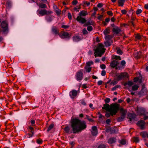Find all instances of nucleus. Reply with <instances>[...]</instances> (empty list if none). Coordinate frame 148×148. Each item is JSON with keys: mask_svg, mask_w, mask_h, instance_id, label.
<instances>
[{"mask_svg": "<svg viewBox=\"0 0 148 148\" xmlns=\"http://www.w3.org/2000/svg\"><path fill=\"white\" fill-rule=\"evenodd\" d=\"M50 95L49 93L46 92L45 94L42 95L41 97V103L45 104L46 101H48L49 98H50Z\"/></svg>", "mask_w": 148, "mask_h": 148, "instance_id": "obj_8", "label": "nucleus"}, {"mask_svg": "<svg viewBox=\"0 0 148 148\" xmlns=\"http://www.w3.org/2000/svg\"><path fill=\"white\" fill-rule=\"evenodd\" d=\"M70 123L72 130H71V128L69 126H66L64 128V130L66 133H78L85 130L87 127L85 121H82L77 118L71 119Z\"/></svg>", "mask_w": 148, "mask_h": 148, "instance_id": "obj_1", "label": "nucleus"}, {"mask_svg": "<svg viewBox=\"0 0 148 148\" xmlns=\"http://www.w3.org/2000/svg\"><path fill=\"white\" fill-rule=\"evenodd\" d=\"M121 29L118 27H116L115 28H113L112 29L113 33L116 35H118L121 32Z\"/></svg>", "mask_w": 148, "mask_h": 148, "instance_id": "obj_15", "label": "nucleus"}, {"mask_svg": "<svg viewBox=\"0 0 148 148\" xmlns=\"http://www.w3.org/2000/svg\"><path fill=\"white\" fill-rule=\"evenodd\" d=\"M47 10L45 9L38 10L37 11V14L40 16H43L47 14Z\"/></svg>", "mask_w": 148, "mask_h": 148, "instance_id": "obj_11", "label": "nucleus"}, {"mask_svg": "<svg viewBox=\"0 0 148 148\" xmlns=\"http://www.w3.org/2000/svg\"><path fill=\"white\" fill-rule=\"evenodd\" d=\"M84 69H85L86 72L89 73L91 71L92 69V67L87 66H85Z\"/></svg>", "mask_w": 148, "mask_h": 148, "instance_id": "obj_34", "label": "nucleus"}, {"mask_svg": "<svg viewBox=\"0 0 148 148\" xmlns=\"http://www.w3.org/2000/svg\"><path fill=\"white\" fill-rule=\"evenodd\" d=\"M104 47V46L102 43H99L96 49H94L95 53L97 54L98 56L101 57L102 54L105 52L106 49Z\"/></svg>", "mask_w": 148, "mask_h": 148, "instance_id": "obj_2", "label": "nucleus"}, {"mask_svg": "<svg viewBox=\"0 0 148 148\" xmlns=\"http://www.w3.org/2000/svg\"><path fill=\"white\" fill-rule=\"evenodd\" d=\"M82 32L84 34H86L88 33V32L85 29H84L83 30Z\"/></svg>", "mask_w": 148, "mask_h": 148, "instance_id": "obj_62", "label": "nucleus"}, {"mask_svg": "<svg viewBox=\"0 0 148 148\" xmlns=\"http://www.w3.org/2000/svg\"><path fill=\"white\" fill-rule=\"evenodd\" d=\"M84 24V26L86 27L87 26H89L90 25H93V22H92L87 21Z\"/></svg>", "mask_w": 148, "mask_h": 148, "instance_id": "obj_36", "label": "nucleus"}, {"mask_svg": "<svg viewBox=\"0 0 148 148\" xmlns=\"http://www.w3.org/2000/svg\"><path fill=\"white\" fill-rule=\"evenodd\" d=\"M120 112L121 114V116L119 117L117 120L118 122H121L125 118V116L127 112V110H124L123 108H121L119 109Z\"/></svg>", "mask_w": 148, "mask_h": 148, "instance_id": "obj_5", "label": "nucleus"}, {"mask_svg": "<svg viewBox=\"0 0 148 148\" xmlns=\"http://www.w3.org/2000/svg\"><path fill=\"white\" fill-rule=\"evenodd\" d=\"M111 128L110 127H108L106 128V131L107 132H110V133H111Z\"/></svg>", "mask_w": 148, "mask_h": 148, "instance_id": "obj_53", "label": "nucleus"}, {"mask_svg": "<svg viewBox=\"0 0 148 148\" xmlns=\"http://www.w3.org/2000/svg\"><path fill=\"white\" fill-rule=\"evenodd\" d=\"M139 86L137 85H134L132 87V90L135 91L138 89Z\"/></svg>", "mask_w": 148, "mask_h": 148, "instance_id": "obj_40", "label": "nucleus"}, {"mask_svg": "<svg viewBox=\"0 0 148 148\" xmlns=\"http://www.w3.org/2000/svg\"><path fill=\"white\" fill-rule=\"evenodd\" d=\"M100 68L102 69H106V65L103 64H102L100 65Z\"/></svg>", "mask_w": 148, "mask_h": 148, "instance_id": "obj_55", "label": "nucleus"}, {"mask_svg": "<svg viewBox=\"0 0 148 148\" xmlns=\"http://www.w3.org/2000/svg\"><path fill=\"white\" fill-rule=\"evenodd\" d=\"M114 35H106L105 38L106 40H110L111 38L114 37Z\"/></svg>", "mask_w": 148, "mask_h": 148, "instance_id": "obj_30", "label": "nucleus"}, {"mask_svg": "<svg viewBox=\"0 0 148 148\" xmlns=\"http://www.w3.org/2000/svg\"><path fill=\"white\" fill-rule=\"evenodd\" d=\"M73 40L75 42H78L81 40V37L78 36H75L73 38Z\"/></svg>", "mask_w": 148, "mask_h": 148, "instance_id": "obj_22", "label": "nucleus"}, {"mask_svg": "<svg viewBox=\"0 0 148 148\" xmlns=\"http://www.w3.org/2000/svg\"><path fill=\"white\" fill-rule=\"evenodd\" d=\"M82 72L83 70H81L76 73L75 75L76 79L79 82L82 79L83 77V74Z\"/></svg>", "mask_w": 148, "mask_h": 148, "instance_id": "obj_9", "label": "nucleus"}, {"mask_svg": "<svg viewBox=\"0 0 148 148\" xmlns=\"http://www.w3.org/2000/svg\"><path fill=\"white\" fill-rule=\"evenodd\" d=\"M52 31L55 35L59 34L58 30L55 27H53L52 29Z\"/></svg>", "mask_w": 148, "mask_h": 148, "instance_id": "obj_24", "label": "nucleus"}, {"mask_svg": "<svg viewBox=\"0 0 148 148\" xmlns=\"http://www.w3.org/2000/svg\"><path fill=\"white\" fill-rule=\"evenodd\" d=\"M128 117L127 118L129 119L130 121L134 119L136 117V116L135 114L132 113H129L128 114Z\"/></svg>", "mask_w": 148, "mask_h": 148, "instance_id": "obj_18", "label": "nucleus"}, {"mask_svg": "<svg viewBox=\"0 0 148 148\" xmlns=\"http://www.w3.org/2000/svg\"><path fill=\"white\" fill-rule=\"evenodd\" d=\"M111 122V120L110 119H108L106 121V123L108 125H110V123Z\"/></svg>", "mask_w": 148, "mask_h": 148, "instance_id": "obj_64", "label": "nucleus"}, {"mask_svg": "<svg viewBox=\"0 0 148 148\" xmlns=\"http://www.w3.org/2000/svg\"><path fill=\"white\" fill-rule=\"evenodd\" d=\"M116 139L115 137L110 138L108 140V143L109 144H112L116 142Z\"/></svg>", "mask_w": 148, "mask_h": 148, "instance_id": "obj_21", "label": "nucleus"}, {"mask_svg": "<svg viewBox=\"0 0 148 148\" xmlns=\"http://www.w3.org/2000/svg\"><path fill=\"white\" fill-rule=\"evenodd\" d=\"M118 81L117 79V80L114 79L111 82V84H112L113 85H115L118 83Z\"/></svg>", "mask_w": 148, "mask_h": 148, "instance_id": "obj_43", "label": "nucleus"}, {"mask_svg": "<svg viewBox=\"0 0 148 148\" xmlns=\"http://www.w3.org/2000/svg\"><path fill=\"white\" fill-rule=\"evenodd\" d=\"M138 111L140 113L142 114H143V113L145 112L144 109L143 108H137Z\"/></svg>", "mask_w": 148, "mask_h": 148, "instance_id": "obj_32", "label": "nucleus"}, {"mask_svg": "<svg viewBox=\"0 0 148 148\" xmlns=\"http://www.w3.org/2000/svg\"><path fill=\"white\" fill-rule=\"evenodd\" d=\"M135 38L137 40H140L141 39V36L139 34L135 35Z\"/></svg>", "mask_w": 148, "mask_h": 148, "instance_id": "obj_37", "label": "nucleus"}, {"mask_svg": "<svg viewBox=\"0 0 148 148\" xmlns=\"http://www.w3.org/2000/svg\"><path fill=\"white\" fill-rule=\"evenodd\" d=\"M112 58L114 59H115L116 60H121V57L120 56H113V57Z\"/></svg>", "mask_w": 148, "mask_h": 148, "instance_id": "obj_39", "label": "nucleus"}, {"mask_svg": "<svg viewBox=\"0 0 148 148\" xmlns=\"http://www.w3.org/2000/svg\"><path fill=\"white\" fill-rule=\"evenodd\" d=\"M29 131L32 133L31 134L28 133V135L29 136V137H32V136H33L34 133V130H31L30 131Z\"/></svg>", "mask_w": 148, "mask_h": 148, "instance_id": "obj_44", "label": "nucleus"}, {"mask_svg": "<svg viewBox=\"0 0 148 148\" xmlns=\"http://www.w3.org/2000/svg\"><path fill=\"white\" fill-rule=\"evenodd\" d=\"M142 12V10L140 9H138L136 12V14H140Z\"/></svg>", "mask_w": 148, "mask_h": 148, "instance_id": "obj_50", "label": "nucleus"}, {"mask_svg": "<svg viewBox=\"0 0 148 148\" xmlns=\"http://www.w3.org/2000/svg\"><path fill=\"white\" fill-rule=\"evenodd\" d=\"M146 123L144 120H140L138 121L136 124L137 126L139 127L142 130H144L145 128Z\"/></svg>", "mask_w": 148, "mask_h": 148, "instance_id": "obj_7", "label": "nucleus"}, {"mask_svg": "<svg viewBox=\"0 0 148 148\" xmlns=\"http://www.w3.org/2000/svg\"><path fill=\"white\" fill-rule=\"evenodd\" d=\"M118 142L122 145H125L126 143V140L125 139H122L121 140H119Z\"/></svg>", "mask_w": 148, "mask_h": 148, "instance_id": "obj_27", "label": "nucleus"}, {"mask_svg": "<svg viewBox=\"0 0 148 148\" xmlns=\"http://www.w3.org/2000/svg\"><path fill=\"white\" fill-rule=\"evenodd\" d=\"M86 118L90 122H93L94 120L92 119L91 118H89V116L88 115H86Z\"/></svg>", "mask_w": 148, "mask_h": 148, "instance_id": "obj_49", "label": "nucleus"}, {"mask_svg": "<svg viewBox=\"0 0 148 148\" xmlns=\"http://www.w3.org/2000/svg\"><path fill=\"white\" fill-rule=\"evenodd\" d=\"M106 74V71L105 70H103L101 71V75L103 76H104Z\"/></svg>", "mask_w": 148, "mask_h": 148, "instance_id": "obj_63", "label": "nucleus"}, {"mask_svg": "<svg viewBox=\"0 0 148 148\" xmlns=\"http://www.w3.org/2000/svg\"><path fill=\"white\" fill-rule=\"evenodd\" d=\"M55 12L58 16H60L61 14V10L60 9H58L57 10H56Z\"/></svg>", "mask_w": 148, "mask_h": 148, "instance_id": "obj_41", "label": "nucleus"}, {"mask_svg": "<svg viewBox=\"0 0 148 148\" xmlns=\"http://www.w3.org/2000/svg\"><path fill=\"white\" fill-rule=\"evenodd\" d=\"M119 64L118 61L116 60H113L110 63V66L113 68L116 67L115 69H117V68L116 66Z\"/></svg>", "mask_w": 148, "mask_h": 148, "instance_id": "obj_13", "label": "nucleus"}, {"mask_svg": "<svg viewBox=\"0 0 148 148\" xmlns=\"http://www.w3.org/2000/svg\"><path fill=\"white\" fill-rule=\"evenodd\" d=\"M60 36L62 38H70V37L68 32H62V35Z\"/></svg>", "mask_w": 148, "mask_h": 148, "instance_id": "obj_16", "label": "nucleus"}, {"mask_svg": "<svg viewBox=\"0 0 148 148\" xmlns=\"http://www.w3.org/2000/svg\"><path fill=\"white\" fill-rule=\"evenodd\" d=\"M129 76L128 74L126 72L121 73L117 77L118 80L121 79L123 80L125 79L128 78Z\"/></svg>", "mask_w": 148, "mask_h": 148, "instance_id": "obj_6", "label": "nucleus"}, {"mask_svg": "<svg viewBox=\"0 0 148 148\" xmlns=\"http://www.w3.org/2000/svg\"><path fill=\"white\" fill-rule=\"evenodd\" d=\"M68 16L69 19V20H71L72 18V16L71 15V14L69 12L68 14Z\"/></svg>", "mask_w": 148, "mask_h": 148, "instance_id": "obj_60", "label": "nucleus"}, {"mask_svg": "<svg viewBox=\"0 0 148 148\" xmlns=\"http://www.w3.org/2000/svg\"><path fill=\"white\" fill-rule=\"evenodd\" d=\"M54 124L52 123L50 124L47 128V132H48L50 131L51 130H52L54 127Z\"/></svg>", "mask_w": 148, "mask_h": 148, "instance_id": "obj_31", "label": "nucleus"}, {"mask_svg": "<svg viewBox=\"0 0 148 148\" xmlns=\"http://www.w3.org/2000/svg\"><path fill=\"white\" fill-rule=\"evenodd\" d=\"M37 4L39 8H47V5L45 4L44 3H41L38 4L37 3Z\"/></svg>", "mask_w": 148, "mask_h": 148, "instance_id": "obj_28", "label": "nucleus"}, {"mask_svg": "<svg viewBox=\"0 0 148 148\" xmlns=\"http://www.w3.org/2000/svg\"><path fill=\"white\" fill-rule=\"evenodd\" d=\"M87 30L89 31L90 32L92 30V27L91 26H88L87 28Z\"/></svg>", "mask_w": 148, "mask_h": 148, "instance_id": "obj_48", "label": "nucleus"}, {"mask_svg": "<svg viewBox=\"0 0 148 148\" xmlns=\"http://www.w3.org/2000/svg\"><path fill=\"white\" fill-rule=\"evenodd\" d=\"M133 84V83L131 81H128L127 82V84L129 86H131Z\"/></svg>", "mask_w": 148, "mask_h": 148, "instance_id": "obj_59", "label": "nucleus"}, {"mask_svg": "<svg viewBox=\"0 0 148 148\" xmlns=\"http://www.w3.org/2000/svg\"><path fill=\"white\" fill-rule=\"evenodd\" d=\"M54 16L51 15H47L45 17V20L48 22H51L53 19Z\"/></svg>", "mask_w": 148, "mask_h": 148, "instance_id": "obj_17", "label": "nucleus"}, {"mask_svg": "<svg viewBox=\"0 0 148 148\" xmlns=\"http://www.w3.org/2000/svg\"><path fill=\"white\" fill-rule=\"evenodd\" d=\"M110 106L109 104L106 103L103 105V107L102 108L103 110H105L107 111H110Z\"/></svg>", "mask_w": 148, "mask_h": 148, "instance_id": "obj_19", "label": "nucleus"}, {"mask_svg": "<svg viewBox=\"0 0 148 148\" xmlns=\"http://www.w3.org/2000/svg\"><path fill=\"white\" fill-rule=\"evenodd\" d=\"M121 12L123 14H125L127 12V11L125 10H123L121 11Z\"/></svg>", "mask_w": 148, "mask_h": 148, "instance_id": "obj_61", "label": "nucleus"}, {"mask_svg": "<svg viewBox=\"0 0 148 148\" xmlns=\"http://www.w3.org/2000/svg\"><path fill=\"white\" fill-rule=\"evenodd\" d=\"M110 99L109 98H106L104 100L105 102L107 103H108L110 102Z\"/></svg>", "mask_w": 148, "mask_h": 148, "instance_id": "obj_54", "label": "nucleus"}, {"mask_svg": "<svg viewBox=\"0 0 148 148\" xmlns=\"http://www.w3.org/2000/svg\"><path fill=\"white\" fill-rule=\"evenodd\" d=\"M42 139L39 138L37 139L36 140V143L39 144H41L42 143Z\"/></svg>", "mask_w": 148, "mask_h": 148, "instance_id": "obj_47", "label": "nucleus"}, {"mask_svg": "<svg viewBox=\"0 0 148 148\" xmlns=\"http://www.w3.org/2000/svg\"><path fill=\"white\" fill-rule=\"evenodd\" d=\"M87 15V12L84 10L81 11L79 14V16H85Z\"/></svg>", "mask_w": 148, "mask_h": 148, "instance_id": "obj_26", "label": "nucleus"}, {"mask_svg": "<svg viewBox=\"0 0 148 148\" xmlns=\"http://www.w3.org/2000/svg\"><path fill=\"white\" fill-rule=\"evenodd\" d=\"M97 148H106V146L104 145L101 144L98 146Z\"/></svg>", "mask_w": 148, "mask_h": 148, "instance_id": "obj_51", "label": "nucleus"}, {"mask_svg": "<svg viewBox=\"0 0 148 148\" xmlns=\"http://www.w3.org/2000/svg\"><path fill=\"white\" fill-rule=\"evenodd\" d=\"M133 141L135 143H138L139 141V137H134L132 138Z\"/></svg>", "mask_w": 148, "mask_h": 148, "instance_id": "obj_35", "label": "nucleus"}, {"mask_svg": "<svg viewBox=\"0 0 148 148\" xmlns=\"http://www.w3.org/2000/svg\"><path fill=\"white\" fill-rule=\"evenodd\" d=\"M107 14L111 16H112L113 15V13L111 11H108L107 12Z\"/></svg>", "mask_w": 148, "mask_h": 148, "instance_id": "obj_57", "label": "nucleus"}, {"mask_svg": "<svg viewBox=\"0 0 148 148\" xmlns=\"http://www.w3.org/2000/svg\"><path fill=\"white\" fill-rule=\"evenodd\" d=\"M91 134L93 136H96L98 133L97 129L96 126H93L92 127Z\"/></svg>", "mask_w": 148, "mask_h": 148, "instance_id": "obj_14", "label": "nucleus"}, {"mask_svg": "<svg viewBox=\"0 0 148 148\" xmlns=\"http://www.w3.org/2000/svg\"><path fill=\"white\" fill-rule=\"evenodd\" d=\"M93 64V62L92 61H89L87 62L86 63V65L85 66H89Z\"/></svg>", "mask_w": 148, "mask_h": 148, "instance_id": "obj_42", "label": "nucleus"}, {"mask_svg": "<svg viewBox=\"0 0 148 148\" xmlns=\"http://www.w3.org/2000/svg\"><path fill=\"white\" fill-rule=\"evenodd\" d=\"M0 27L2 29L1 32L2 33L7 35L9 31V29L8 28V23L7 20H5L1 22Z\"/></svg>", "mask_w": 148, "mask_h": 148, "instance_id": "obj_3", "label": "nucleus"}, {"mask_svg": "<svg viewBox=\"0 0 148 148\" xmlns=\"http://www.w3.org/2000/svg\"><path fill=\"white\" fill-rule=\"evenodd\" d=\"M118 129L116 127L111 128V134H116L118 132Z\"/></svg>", "mask_w": 148, "mask_h": 148, "instance_id": "obj_25", "label": "nucleus"}, {"mask_svg": "<svg viewBox=\"0 0 148 148\" xmlns=\"http://www.w3.org/2000/svg\"><path fill=\"white\" fill-rule=\"evenodd\" d=\"M77 91L75 90H73L70 91L69 96L71 98L73 99L77 96Z\"/></svg>", "mask_w": 148, "mask_h": 148, "instance_id": "obj_10", "label": "nucleus"}, {"mask_svg": "<svg viewBox=\"0 0 148 148\" xmlns=\"http://www.w3.org/2000/svg\"><path fill=\"white\" fill-rule=\"evenodd\" d=\"M117 49V53L119 55H122L123 53V51L121 50V49L119 47H117L116 48Z\"/></svg>", "mask_w": 148, "mask_h": 148, "instance_id": "obj_33", "label": "nucleus"}, {"mask_svg": "<svg viewBox=\"0 0 148 148\" xmlns=\"http://www.w3.org/2000/svg\"><path fill=\"white\" fill-rule=\"evenodd\" d=\"M70 27L69 25H62L61 26V27L62 28H64L65 29H67L69 27Z\"/></svg>", "mask_w": 148, "mask_h": 148, "instance_id": "obj_52", "label": "nucleus"}, {"mask_svg": "<svg viewBox=\"0 0 148 148\" xmlns=\"http://www.w3.org/2000/svg\"><path fill=\"white\" fill-rule=\"evenodd\" d=\"M110 112V113L106 112L105 114L107 118H108L110 117V115L113 116L114 115L112 113V112L111 111H109Z\"/></svg>", "mask_w": 148, "mask_h": 148, "instance_id": "obj_38", "label": "nucleus"}, {"mask_svg": "<svg viewBox=\"0 0 148 148\" xmlns=\"http://www.w3.org/2000/svg\"><path fill=\"white\" fill-rule=\"evenodd\" d=\"M104 34L105 35H107L108 34H110V31L109 27H108L106 28L103 32Z\"/></svg>", "mask_w": 148, "mask_h": 148, "instance_id": "obj_29", "label": "nucleus"}, {"mask_svg": "<svg viewBox=\"0 0 148 148\" xmlns=\"http://www.w3.org/2000/svg\"><path fill=\"white\" fill-rule=\"evenodd\" d=\"M104 44L106 47H109L111 45V44H110V42L108 41L105 42Z\"/></svg>", "mask_w": 148, "mask_h": 148, "instance_id": "obj_45", "label": "nucleus"}, {"mask_svg": "<svg viewBox=\"0 0 148 148\" xmlns=\"http://www.w3.org/2000/svg\"><path fill=\"white\" fill-rule=\"evenodd\" d=\"M6 6L8 8H10L11 6V3L10 1H8L6 3Z\"/></svg>", "mask_w": 148, "mask_h": 148, "instance_id": "obj_46", "label": "nucleus"}, {"mask_svg": "<svg viewBox=\"0 0 148 148\" xmlns=\"http://www.w3.org/2000/svg\"><path fill=\"white\" fill-rule=\"evenodd\" d=\"M119 105L116 103H112L110 105V111L114 115L116 114L120 108Z\"/></svg>", "mask_w": 148, "mask_h": 148, "instance_id": "obj_4", "label": "nucleus"}, {"mask_svg": "<svg viewBox=\"0 0 148 148\" xmlns=\"http://www.w3.org/2000/svg\"><path fill=\"white\" fill-rule=\"evenodd\" d=\"M78 3V1L76 0H73L72 2V4L73 5H76Z\"/></svg>", "mask_w": 148, "mask_h": 148, "instance_id": "obj_56", "label": "nucleus"}, {"mask_svg": "<svg viewBox=\"0 0 148 148\" xmlns=\"http://www.w3.org/2000/svg\"><path fill=\"white\" fill-rule=\"evenodd\" d=\"M81 103L82 105L84 106L86 105V103L84 100H82L81 101Z\"/></svg>", "mask_w": 148, "mask_h": 148, "instance_id": "obj_58", "label": "nucleus"}, {"mask_svg": "<svg viewBox=\"0 0 148 148\" xmlns=\"http://www.w3.org/2000/svg\"><path fill=\"white\" fill-rule=\"evenodd\" d=\"M76 20L80 23L84 24L86 21L84 18H82L80 16H78L76 18Z\"/></svg>", "mask_w": 148, "mask_h": 148, "instance_id": "obj_12", "label": "nucleus"}, {"mask_svg": "<svg viewBox=\"0 0 148 148\" xmlns=\"http://www.w3.org/2000/svg\"><path fill=\"white\" fill-rule=\"evenodd\" d=\"M126 0H118V3L119 6L123 7Z\"/></svg>", "mask_w": 148, "mask_h": 148, "instance_id": "obj_23", "label": "nucleus"}, {"mask_svg": "<svg viewBox=\"0 0 148 148\" xmlns=\"http://www.w3.org/2000/svg\"><path fill=\"white\" fill-rule=\"evenodd\" d=\"M140 135L143 138L147 137L148 138V132L143 131L140 133Z\"/></svg>", "mask_w": 148, "mask_h": 148, "instance_id": "obj_20", "label": "nucleus"}]
</instances>
